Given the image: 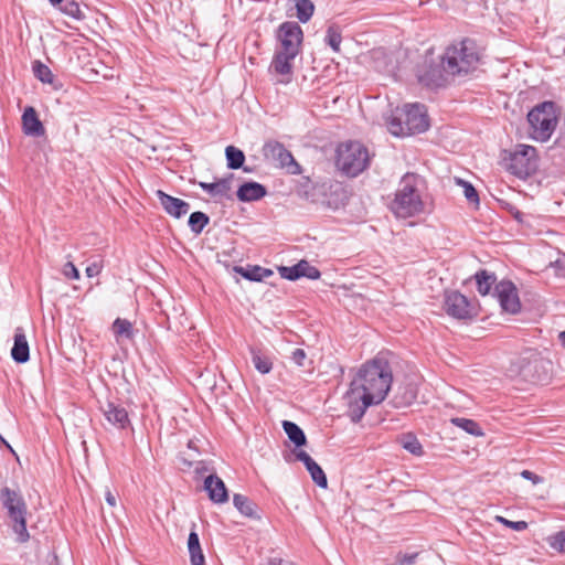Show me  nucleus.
<instances>
[{"mask_svg": "<svg viewBox=\"0 0 565 565\" xmlns=\"http://www.w3.org/2000/svg\"><path fill=\"white\" fill-rule=\"evenodd\" d=\"M265 160L277 164L280 168H287L291 174L301 172L300 164L295 160L292 153L277 140H268L262 149Z\"/></svg>", "mask_w": 565, "mask_h": 565, "instance_id": "10", "label": "nucleus"}, {"mask_svg": "<svg viewBox=\"0 0 565 565\" xmlns=\"http://www.w3.org/2000/svg\"><path fill=\"white\" fill-rule=\"evenodd\" d=\"M195 471L198 473H203V472L207 471V468H206L204 461H198L196 462Z\"/></svg>", "mask_w": 565, "mask_h": 565, "instance_id": "56", "label": "nucleus"}, {"mask_svg": "<svg viewBox=\"0 0 565 565\" xmlns=\"http://www.w3.org/2000/svg\"><path fill=\"white\" fill-rule=\"evenodd\" d=\"M180 461L182 462L183 466L188 467V468H191L192 467V461L185 459L184 457H179Z\"/></svg>", "mask_w": 565, "mask_h": 565, "instance_id": "58", "label": "nucleus"}, {"mask_svg": "<svg viewBox=\"0 0 565 565\" xmlns=\"http://www.w3.org/2000/svg\"><path fill=\"white\" fill-rule=\"evenodd\" d=\"M341 41H342V35H341L340 26L337 25V24L329 25L328 29H327V32H326L324 42L334 52H339L340 51Z\"/></svg>", "mask_w": 565, "mask_h": 565, "instance_id": "36", "label": "nucleus"}, {"mask_svg": "<svg viewBox=\"0 0 565 565\" xmlns=\"http://www.w3.org/2000/svg\"><path fill=\"white\" fill-rule=\"evenodd\" d=\"M278 271L281 278L290 281H296L302 277L316 280L321 276L320 270L305 259L292 266H280L278 267Z\"/></svg>", "mask_w": 565, "mask_h": 565, "instance_id": "14", "label": "nucleus"}, {"mask_svg": "<svg viewBox=\"0 0 565 565\" xmlns=\"http://www.w3.org/2000/svg\"><path fill=\"white\" fill-rule=\"evenodd\" d=\"M234 179L233 173H228L226 177L217 180L215 183L216 198H230L228 192L231 191V182Z\"/></svg>", "mask_w": 565, "mask_h": 565, "instance_id": "41", "label": "nucleus"}, {"mask_svg": "<svg viewBox=\"0 0 565 565\" xmlns=\"http://www.w3.org/2000/svg\"><path fill=\"white\" fill-rule=\"evenodd\" d=\"M188 550L191 565H205V557L201 547L199 534L195 531V524L188 537Z\"/></svg>", "mask_w": 565, "mask_h": 565, "instance_id": "27", "label": "nucleus"}, {"mask_svg": "<svg viewBox=\"0 0 565 565\" xmlns=\"http://www.w3.org/2000/svg\"><path fill=\"white\" fill-rule=\"evenodd\" d=\"M53 7L61 6L64 0H49Z\"/></svg>", "mask_w": 565, "mask_h": 565, "instance_id": "60", "label": "nucleus"}, {"mask_svg": "<svg viewBox=\"0 0 565 565\" xmlns=\"http://www.w3.org/2000/svg\"><path fill=\"white\" fill-rule=\"evenodd\" d=\"M399 443L405 450L414 456H422L424 454L422 444L412 433L403 434L399 438Z\"/></svg>", "mask_w": 565, "mask_h": 565, "instance_id": "34", "label": "nucleus"}, {"mask_svg": "<svg viewBox=\"0 0 565 565\" xmlns=\"http://www.w3.org/2000/svg\"><path fill=\"white\" fill-rule=\"evenodd\" d=\"M267 195V189L262 183L256 181H248L242 183L237 191L236 196L241 202L258 201Z\"/></svg>", "mask_w": 565, "mask_h": 565, "instance_id": "22", "label": "nucleus"}, {"mask_svg": "<svg viewBox=\"0 0 565 565\" xmlns=\"http://www.w3.org/2000/svg\"><path fill=\"white\" fill-rule=\"evenodd\" d=\"M307 471L309 472L312 481L320 488L326 489L328 487V479L322 468L315 461Z\"/></svg>", "mask_w": 565, "mask_h": 565, "instance_id": "39", "label": "nucleus"}, {"mask_svg": "<svg viewBox=\"0 0 565 565\" xmlns=\"http://www.w3.org/2000/svg\"><path fill=\"white\" fill-rule=\"evenodd\" d=\"M418 387L413 381L406 380L397 385L394 390L391 404L395 408L411 406L417 398Z\"/></svg>", "mask_w": 565, "mask_h": 565, "instance_id": "15", "label": "nucleus"}, {"mask_svg": "<svg viewBox=\"0 0 565 565\" xmlns=\"http://www.w3.org/2000/svg\"><path fill=\"white\" fill-rule=\"evenodd\" d=\"M210 223V217L206 213L196 211L190 214L188 225L192 233L199 235L203 232L204 227Z\"/></svg>", "mask_w": 565, "mask_h": 565, "instance_id": "32", "label": "nucleus"}, {"mask_svg": "<svg viewBox=\"0 0 565 565\" xmlns=\"http://www.w3.org/2000/svg\"><path fill=\"white\" fill-rule=\"evenodd\" d=\"M521 477L532 481L534 484H537L542 481V477L537 476L536 473L530 471V470H523L521 472Z\"/></svg>", "mask_w": 565, "mask_h": 565, "instance_id": "49", "label": "nucleus"}, {"mask_svg": "<svg viewBox=\"0 0 565 565\" xmlns=\"http://www.w3.org/2000/svg\"><path fill=\"white\" fill-rule=\"evenodd\" d=\"M51 565H60V564H58V559H57V556H56V555H54V564H51Z\"/></svg>", "mask_w": 565, "mask_h": 565, "instance_id": "63", "label": "nucleus"}, {"mask_svg": "<svg viewBox=\"0 0 565 565\" xmlns=\"http://www.w3.org/2000/svg\"><path fill=\"white\" fill-rule=\"evenodd\" d=\"M188 447H189V448H193V449H195V450H196V448H195V446H194V443H193L192 440H190V441L188 443Z\"/></svg>", "mask_w": 565, "mask_h": 565, "instance_id": "61", "label": "nucleus"}, {"mask_svg": "<svg viewBox=\"0 0 565 565\" xmlns=\"http://www.w3.org/2000/svg\"><path fill=\"white\" fill-rule=\"evenodd\" d=\"M443 309L457 320H471L478 311L470 299L458 290H446L444 294Z\"/></svg>", "mask_w": 565, "mask_h": 565, "instance_id": "9", "label": "nucleus"}, {"mask_svg": "<svg viewBox=\"0 0 565 565\" xmlns=\"http://www.w3.org/2000/svg\"><path fill=\"white\" fill-rule=\"evenodd\" d=\"M494 295L503 311L511 315H516L521 311L518 288L511 280L503 279L495 284Z\"/></svg>", "mask_w": 565, "mask_h": 565, "instance_id": "12", "label": "nucleus"}, {"mask_svg": "<svg viewBox=\"0 0 565 565\" xmlns=\"http://www.w3.org/2000/svg\"><path fill=\"white\" fill-rule=\"evenodd\" d=\"M455 181L458 185H461L463 188V194L467 201L471 204L479 205V194L476 190V188L468 181H465L460 178H455Z\"/></svg>", "mask_w": 565, "mask_h": 565, "instance_id": "40", "label": "nucleus"}, {"mask_svg": "<svg viewBox=\"0 0 565 565\" xmlns=\"http://www.w3.org/2000/svg\"><path fill=\"white\" fill-rule=\"evenodd\" d=\"M310 183H311V182H310V180L307 178V179H306V182H305V183H302V184L300 185V192L302 193V195H303L307 200H309V199L311 198V195H310L309 191L307 190V188L309 186V184H310Z\"/></svg>", "mask_w": 565, "mask_h": 565, "instance_id": "54", "label": "nucleus"}, {"mask_svg": "<svg viewBox=\"0 0 565 565\" xmlns=\"http://www.w3.org/2000/svg\"><path fill=\"white\" fill-rule=\"evenodd\" d=\"M367 148L360 141L341 142L335 150V167L344 175L355 178L370 166Z\"/></svg>", "mask_w": 565, "mask_h": 565, "instance_id": "6", "label": "nucleus"}, {"mask_svg": "<svg viewBox=\"0 0 565 565\" xmlns=\"http://www.w3.org/2000/svg\"><path fill=\"white\" fill-rule=\"evenodd\" d=\"M555 146L565 148V131H561L559 136L555 140Z\"/></svg>", "mask_w": 565, "mask_h": 565, "instance_id": "55", "label": "nucleus"}, {"mask_svg": "<svg viewBox=\"0 0 565 565\" xmlns=\"http://www.w3.org/2000/svg\"><path fill=\"white\" fill-rule=\"evenodd\" d=\"M296 10L298 20L306 23L315 12V4L311 0H296Z\"/></svg>", "mask_w": 565, "mask_h": 565, "instance_id": "37", "label": "nucleus"}, {"mask_svg": "<svg viewBox=\"0 0 565 565\" xmlns=\"http://www.w3.org/2000/svg\"><path fill=\"white\" fill-rule=\"evenodd\" d=\"M425 188V180L417 173H405L396 189L394 199L388 207L398 218H408L419 215L425 211V203L422 198Z\"/></svg>", "mask_w": 565, "mask_h": 565, "instance_id": "2", "label": "nucleus"}, {"mask_svg": "<svg viewBox=\"0 0 565 565\" xmlns=\"http://www.w3.org/2000/svg\"><path fill=\"white\" fill-rule=\"evenodd\" d=\"M156 194L166 213L175 218H181L190 210V204L184 200L167 194L162 190H158Z\"/></svg>", "mask_w": 565, "mask_h": 565, "instance_id": "17", "label": "nucleus"}, {"mask_svg": "<svg viewBox=\"0 0 565 565\" xmlns=\"http://www.w3.org/2000/svg\"><path fill=\"white\" fill-rule=\"evenodd\" d=\"M294 454L296 456V459L305 465L306 469H308V467H310L312 462H315V460L305 450H298L295 451Z\"/></svg>", "mask_w": 565, "mask_h": 565, "instance_id": "47", "label": "nucleus"}, {"mask_svg": "<svg viewBox=\"0 0 565 565\" xmlns=\"http://www.w3.org/2000/svg\"><path fill=\"white\" fill-rule=\"evenodd\" d=\"M62 273L68 279H79V271L72 262H67L66 264H64Z\"/></svg>", "mask_w": 565, "mask_h": 565, "instance_id": "42", "label": "nucleus"}, {"mask_svg": "<svg viewBox=\"0 0 565 565\" xmlns=\"http://www.w3.org/2000/svg\"><path fill=\"white\" fill-rule=\"evenodd\" d=\"M0 501L3 509L7 510L10 525L17 534V541L19 543L28 542L30 539L26 530L28 505L21 492L6 486L0 489Z\"/></svg>", "mask_w": 565, "mask_h": 565, "instance_id": "7", "label": "nucleus"}, {"mask_svg": "<svg viewBox=\"0 0 565 565\" xmlns=\"http://www.w3.org/2000/svg\"><path fill=\"white\" fill-rule=\"evenodd\" d=\"M521 214H522V213H521L520 211H518V212L515 213L514 217H515L516 220H520Z\"/></svg>", "mask_w": 565, "mask_h": 565, "instance_id": "62", "label": "nucleus"}, {"mask_svg": "<svg viewBox=\"0 0 565 565\" xmlns=\"http://www.w3.org/2000/svg\"><path fill=\"white\" fill-rule=\"evenodd\" d=\"M502 164L511 174L525 179L537 169V150L533 146L518 145L514 150H503Z\"/></svg>", "mask_w": 565, "mask_h": 565, "instance_id": "8", "label": "nucleus"}, {"mask_svg": "<svg viewBox=\"0 0 565 565\" xmlns=\"http://www.w3.org/2000/svg\"><path fill=\"white\" fill-rule=\"evenodd\" d=\"M393 382L390 363L383 359H374L362 365L351 382V394L354 390L372 397L380 404L386 397Z\"/></svg>", "mask_w": 565, "mask_h": 565, "instance_id": "1", "label": "nucleus"}, {"mask_svg": "<svg viewBox=\"0 0 565 565\" xmlns=\"http://www.w3.org/2000/svg\"><path fill=\"white\" fill-rule=\"evenodd\" d=\"M451 423L463 429L466 433L472 435V436H483L484 433L481 428V426L479 425V423H477L476 420L473 419H469V418H463V417H454L451 418Z\"/></svg>", "mask_w": 565, "mask_h": 565, "instance_id": "33", "label": "nucleus"}, {"mask_svg": "<svg viewBox=\"0 0 565 565\" xmlns=\"http://www.w3.org/2000/svg\"><path fill=\"white\" fill-rule=\"evenodd\" d=\"M297 55L276 51L270 63V70H274L279 75H290L292 73V61Z\"/></svg>", "mask_w": 565, "mask_h": 565, "instance_id": "25", "label": "nucleus"}, {"mask_svg": "<svg viewBox=\"0 0 565 565\" xmlns=\"http://www.w3.org/2000/svg\"><path fill=\"white\" fill-rule=\"evenodd\" d=\"M477 290L481 296L490 292L492 285L497 281V276L487 269H480L475 274Z\"/></svg>", "mask_w": 565, "mask_h": 565, "instance_id": "31", "label": "nucleus"}, {"mask_svg": "<svg viewBox=\"0 0 565 565\" xmlns=\"http://www.w3.org/2000/svg\"><path fill=\"white\" fill-rule=\"evenodd\" d=\"M102 268H103V265L100 263L94 262L86 267L85 271H86L87 277L92 278V277L98 276L102 271Z\"/></svg>", "mask_w": 565, "mask_h": 565, "instance_id": "48", "label": "nucleus"}, {"mask_svg": "<svg viewBox=\"0 0 565 565\" xmlns=\"http://www.w3.org/2000/svg\"><path fill=\"white\" fill-rule=\"evenodd\" d=\"M498 520L508 527L515 531H523L527 527V523L525 521H509L502 516H499Z\"/></svg>", "mask_w": 565, "mask_h": 565, "instance_id": "43", "label": "nucleus"}, {"mask_svg": "<svg viewBox=\"0 0 565 565\" xmlns=\"http://www.w3.org/2000/svg\"><path fill=\"white\" fill-rule=\"evenodd\" d=\"M307 359V354L302 349H295L291 354V360L298 366H303L305 361Z\"/></svg>", "mask_w": 565, "mask_h": 565, "instance_id": "46", "label": "nucleus"}, {"mask_svg": "<svg viewBox=\"0 0 565 565\" xmlns=\"http://www.w3.org/2000/svg\"><path fill=\"white\" fill-rule=\"evenodd\" d=\"M113 330L116 337H124L126 339L134 338V328L129 320L117 318L113 323Z\"/></svg>", "mask_w": 565, "mask_h": 565, "instance_id": "38", "label": "nucleus"}, {"mask_svg": "<svg viewBox=\"0 0 565 565\" xmlns=\"http://www.w3.org/2000/svg\"><path fill=\"white\" fill-rule=\"evenodd\" d=\"M268 565H296L294 562L280 558V557H271L268 561Z\"/></svg>", "mask_w": 565, "mask_h": 565, "instance_id": "52", "label": "nucleus"}, {"mask_svg": "<svg viewBox=\"0 0 565 565\" xmlns=\"http://www.w3.org/2000/svg\"><path fill=\"white\" fill-rule=\"evenodd\" d=\"M102 412L109 424L118 429H126L130 426V419L127 409L120 404L108 401L102 406Z\"/></svg>", "mask_w": 565, "mask_h": 565, "instance_id": "16", "label": "nucleus"}, {"mask_svg": "<svg viewBox=\"0 0 565 565\" xmlns=\"http://www.w3.org/2000/svg\"><path fill=\"white\" fill-rule=\"evenodd\" d=\"M345 398L348 399V416L354 424L361 422L367 407L377 405L373 402L372 397L366 396L358 390H354V394H351V387L347 392Z\"/></svg>", "mask_w": 565, "mask_h": 565, "instance_id": "13", "label": "nucleus"}, {"mask_svg": "<svg viewBox=\"0 0 565 565\" xmlns=\"http://www.w3.org/2000/svg\"><path fill=\"white\" fill-rule=\"evenodd\" d=\"M233 504L244 516L253 520H260L262 516L258 513V505L248 497L235 493L233 495Z\"/></svg>", "mask_w": 565, "mask_h": 565, "instance_id": "26", "label": "nucleus"}, {"mask_svg": "<svg viewBox=\"0 0 565 565\" xmlns=\"http://www.w3.org/2000/svg\"><path fill=\"white\" fill-rule=\"evenodd\" d=\"M225 157L227 168L231 170H237L243 168L245 172H252V168L244 167L245 153L235 146H227L225 148Z\"/></svg>", "mask_w": 565, "mask_h": 565, "instance_id": "29", "label": "nucleus"}, {"mask_svg": "<svg viewBox=\"0 0 565 565\" xmlns=\"http://www.w3.org/2000/svg\"><path fill=\"white\" fill-rule=\"evenodd\" d=\"M277 39L281 45L280 51L298 55L301 50L303 32L297 22L286 21L278 26Z\"/></svg>", "mask_w": 565, "mask_h": 565, "instance_id": "11", "label": "nucleus"}, {"mask_svg": "<svg viewBox=\"0 0 565 565\" xmlns=\"http://www.w3.org/2000/svg\"><path fill=\"white\" fill-rule=\"evenodd\" d=\"M250 360L255 369L262 374H268L273 370L271 359L258 347H249Z\"/></svg>", "mask_w": 565, "mask_h": 565, "instance_id": "28", "label": "nucleus"}, {"mask_svg": "<svg viewBox=\"0 0 565 565\" xmlns=\"http://www.w3.org/2000/svg\"><path fill=\"white\" fill-rule=\"evenodd\" d=\"M554 266L562 270L561 273H558V275L565 276V266L563 267L559 260H556L554 263Z\"/></svg>", "mask_w": 565, "mask_h": 565, "instance_id": "57", "label": "nucleus"}, {"mask_svg": "<svg viewBox=\"0 0 565 565\" xmlns=\"http://www.w3.org/2000/svg\"><path fill=\"white\" fill-rule=\"evenodd\" d=\"M551 545L561 553H565V532L557 533L551 543Z\"/></svg>", "mask_w": 565, "mask_h": 565, "instance_id": "45", "label": "nucleus"}, {"mask_svg": "<svg viewBox=\"0 0 565 565\" xmlns=\"http://www.w3.org/2000/svg\"><path fill=\"white\" fill-rule=\"evenodd\" d=\"M282 428L296 448H301L307 445V437L305 431L296 423L284 420Z\"/></svg>", "mask_w": 565, "mask_h": 565, "instance_id": "30", "label": "nucleus"}, {"mask_svg": "<svg viewBox=\"0 0 565 565\" xmlns=\"http://www.w3.org/2000/svg\"><path fill=\"white\" fill-rule=\"evenodd\" d=\"M32 72L34 77L43 84H49L54 90H60L63 85L61 81L52 73L50 67L39 60L32 62Z\"/></svg>", "mask_w": 565, "mask_h": 565, "instance_id": "24", "label": "nucleus"}, {"mask_svg": "<svg viewBox=\"0 0 565 565\" xmlns=\"http://www.w3.org/2000/svg\"><path fill=\"white\" fill-rule=\"evenodd\" d=\"M200 188L209 193L211 196L216 198V190H215V183H207V182H199Z\"/></svg>", "mask_w": 565, "mask_h": 565, "instance_id": "50", "label": "nucleus"}, {"mask_svg": "<svg viewBox=\"0 0 565 565\" xmlns=\"http://www.w3.org/2000/svg\"><path fill=\"white\" fill-rule=\"evenodd\" d=\"M204 490L214 503L220 504L228 501V491L224 481L214 473L204 479Z\"/></svg>", "mask_w": 565, "mask_h": 565, "instance_id": "19", "label": "nucleus"}, {"mask_svg": "<svg viewBox=\"0 0 565 565\" xmlns=\"http://www.w3.org/2000/svg\"><path fill=\"white\" fill-rule=\"evenodd\" d=\"M58 8L64 14L77 21H83L86 18L77 0H65Z\"/></svg>", "mask_w": 565, "mask_h": 565, "instance_id": "35", "label": "nucleus"}, {"mask_svg": "<svg viewBox=\"0 0 565 565\" xmlns=\"http://www.w3.org/2000/svg\"><path fill=\"white\" fill-rule=\"evenodd\" d=\"M448 74L443 67V63L429 65L419 76V82L429 88L445 87L448 83Z\"/></svg>", "mask_w": 565, "mask_h": 565, "instance_id": "18", "label": "nucleus"}, {"mask_svg": "<svg viewBox=\"0 0 565 565\" xmlns=\"http://www.w3.org/2000/svg\"><path fill=\"white\" fill-rule=\"evenodd\" d=\"M105 500L110 507H116V495L109 489L105 492Z\"/></svg>", "mask_w": 565, "mask_h": 565, "instance_id": "53", "label": "nucleus"}, {"mask_svg": "<svg viewBox=\"0 0 565 565\" xmlns=\"http://www.w3.org/2000/svg\"><path fill=\"white\" fill-rule=\"evenodd\" d=\"M558 339L561 341V344L563 345V348L565 349V330L562 331L559 334H558Z\"/></svg>", "mask_w": 565, "mask_h": 565, "instance_id": "59", "label": "nucleus"}, {"mask_svg": "<svg viewBox=\"0 0 565 565\" xmlns=\"http://www.w3.org/2000/svg\"><path fill=\"white\" fill-rule=\"evenodd\" d=\"M561 115V107L553 100L535 105L527 114L530 137L539 142H546L554 134Z\"/></svg>", "mask_w": 565, "mask_h": 565, "instance_id": "4", "label": "nucleus"}, {"mask_svg": "<svg viewBox=\"0 0 565 565\" xmlns=\"http://www.w3.org/2000/svg\"><path fill=\"white\" fill-rule=\"evenodd\" d=\"M334 193L339 196V202L343 205L348 200V194L345 189L341 184L335 185Z\"/></svg>", "mask_w": 565, "mask_h": 565, "instance_id": "51", "label": "nucleus"}, {"mask_svg": "<svg viewBox=\"0 0 565 565\" xmlns=\"http://www.w3.org/2000/svg\"><path fill=\"white\" fill-rule=\"evenodd\" d=\"M22 130L26 136L32 137H42L45 134V128L32 106L25 107L22 114Z\"/></svg>", "mask_w": 565, "mask_h": 565, "instance_id": "20", "label": "nucleus"}, {"mask_svg": "<svg viewBox=\"0 0 565 565\" xmlns=\"http://www.w3.org/2000/svg\"><path fill=\"white\" fill-rule=\"evenodd\" d=\"M418 556V553H398L396 556V562L398 565H413Z\"/></svg>", "mask_w": 565, "mask_h": 565, "instance_id": "44", "label": "nucleus"}, {"mask_svg": "<svg viewBox=\"0 0 565 565\" xmlns=\"http://www.w3.org/2000/svg\"><path fill=\"white\" fill-rule=\"evenodd\" d=\"M388 131L395 137H405L426 131L429 120L426 107L419 103L397 107L386 121Z\"/></svg>", "mask_w": 565, "mask_h": 565, "instance_id": "3", "label": "nucleus"}, {"mask_svg": "<svg viewBox=\"0 0 565 565\" xmlns=\"http://www.w3.org/2000/svg\"><path fill=\"white\" fill-rule=\"evenodd\" d=\"M14 342L11 349V358L15 363L22 364L30 359V348L22 327L14 330Z\"/></svg>", "mask_w": 565, "mask_h": 565, "instance_id": "21", "label": "nucleus"}, {"mask_svg": "<svg viewBox=\"0 0 565 565\" xmlns=\"http://www.w3.org/2000/svg\"><path fill=\"white\" fill-rule=\"evenodd\" d=\"M233 270L241 275L244 279L255 282L264 281L266 278L274 275V271L269 268L249 264L245 267L234 266Z\"/></svg>", "mask_w": 565, "mask_h": 565, "instance_id": "23", "label": "nucleus"}, {"mask_svg": "<svg viewBox=\"0 0 565 565\" xmlns=\"http://www.w3.org/2000/svg\"><path fill=\"white\" fill-rule=\"evenodd\" d=\"M477 45L471 39L447 47L443 56V67L451 76H462L476 70L479 63Z\"/></svg>", "mask_w": 565, "mask_h": 565, "instance_id": "5", "label": "nucleus"}]
</instances>
